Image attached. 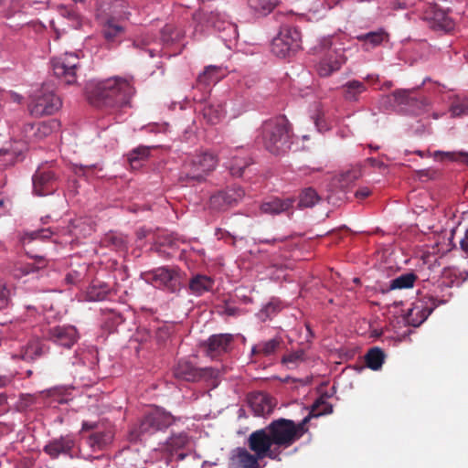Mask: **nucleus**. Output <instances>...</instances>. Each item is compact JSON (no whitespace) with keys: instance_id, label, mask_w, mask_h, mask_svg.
Returning <instances> with one entry per match:
<instances>
[{"instance_id":"f257e3e1","label":"nucleus","mask_w":468,"mask_h":468,"mask_svg":"<svg viewBox=\"0 0 468 468\" xmlns=\"http://www.w3.org/2000/svg\"><path fill=\"white\" fill-rule=\"evenodd\" d=\"M88 92L95 102L112 109L117 114L116 121L121 122V112L131 107L135 88L132 77L114 76L90 85Z\"/></svg>"},{"instance_id":"f03ea898","label":"nucleus","mask_w":468,"mask_h":468,"mask_svg":"<svg viewBox=\"0 0 468 468\" xmlns=\"http://www.w3.org/2000/svg\"><path fill=\"white\" fill-rule=\"evenodd\" d=\"M310 417L306 416L299 424L286 419L272 421L269 427V433L265 432V457L276 459L280 453V447L287 448L305 432V425Z\"/></svg>"},{"instance_id":"7ed1b4c3","label":"nucleus","mask_w":468,"mask_h":468,"mask_svg":"<svg viewBox=\"0 0 468 468\" xmlns=\"http://www.w3.org/2000/svg\"><path fill=\"white\" fill-rule=\"evenodd\" d=\"M218 163L217 155L208 151L186 154L180 168L179 180L203 182L216 169Z\"/></svg>"},{"instance_id":"20e7f679","label":"nucleus","mask_w":468,"mask_h":468,"mask_svg":"<svg viewBox=\"0 0 468 468\" xmlns=\"http://www.w3.org/2000/svg\"><path fill=\"white\" fill-rule=\"evenodd\" d=\"M292 145V129L285 116H277L265 122V150L280 156L289 152Z\"/></svg>"},{"instance_id":"39448f33","label":"nucleus","mask_w":468,"mask_h":468,"mask_svg":"<svg viewBox=\"0 0 468 468\" xmlns=\"http://www.w3.org/2000/svg\"><path fill=\"white\" fill-rule=\"evenodd\" d=\"M323 55L316 65V71L320 77H329L338 71L346 63L345 48L336 47L331 39H324L322 42Z\"/></svg>"},{"instance_id":"423d86ee","label":"nucleus","mask_w":468,"mask_h":468,"mask_svg":"<svg viewBox=\"0 0 468 468\" xmlns=\"http://www.w3.org/2000/svg\"><path fill=\"white\" fill-rule=\"evenodd\" d=\"M301 32L295 27H281L271 42V52L279 58L289 57L301 49Z\"/></svg>"},{"instance_id":"0eeeda50","label":"nucleus","mask_w":468,"mask_h":468,"mask_svg":"<svg viewBox=\"0 0 468 468\" xmlns=\"http://www.w3.org/2000/svg\"><path fill=\"white\" fill-rule=\"evenodd\" d=\"M175 421L174 416L164 409L155 408L147 412L136 427V437L154 434L171 426Z\"/></svg>"},{"instance_id":"6e6552de","label":"nucleus","mask_w":468,"mask_h":468,"mask_svg":"<svg viewBox=\"0 0 468 468\" xmlns=\"http://www.w3.org/2000/svg\"><path fill=\"white\" fill-rule=\"evenodd\" d=\"M53 74L63 83L71 85L77 81L80 58L75 52H66L50 60Z\"/></svg>"},{"instance_id":"1a4fd4ad","label":"nucleus","mask_w":468,"mask_h":468,"mask_svg":"<svg viewBox=\"0 0 468 468\" xmlns=\"http://www.w3.org/2000/svg\"><path fill=\"white\" fill-rule=\"evenodd\" d=\"M144 279L153 286L171 292L180 287V271L177 268L160 267L144 273Z\"/></svg>"},{"instance_id":"9d476101","label":"nucleus","mask_w":468,"mask_h":468,"mask_svg":"<svg viewBox=\"0 0 468 468\" xmlns=\"http://www.w3.org/2000/svg\"><path fill=\"white\" fill-rule=\"evenodd\" d=\"M61 101L53 91L42 87L35 93L29 104L32 115H50L58 112L61 107Z\"/></svg>"},{"instance_id":"9b49d317","label":"nucleus","mask_w":468,"mask_h":468,"mask_svg":"<svg viewBox=\"0 0 468 468\" xmlns=\"http://www.w3.org/2000/svg\"><path fill=\"white\" fill-rule=\"evenodd\" d=\"M43 451L51 459H58L60 456L73 459L77 456L76 438L72 434L53 438L44 446Z\"/></svg>"},{"instance_id":"f8f14e48","label":"nucleus","mask_w":468,"mask_h":468,"mask_svg":"<svg viewBox=\"0 0 468 468\" xmlns=\"http://www.w3.org/2000/svg\"><path fill=\"white\" fill-rule=\"evenodd\" d=\"M220 371L214 367H196L190 361L181 359L174 368L176 378L186 381H197L201 378H217Z\"/></svg>"},{"instance_id":"ddd939ff","label":"nucleus","mask_w":468,"mask_h":468,"mask_svg":"<svg viewBox=\"0 0 468 468\" xmlns=\"http://www.w3.org/2000/svg\"><path fill=\"white\" fill-rule=\"evenodd\" d=\"M244 195V190L238 186L218 191L209 198V208L218 212L225 211L238 205Z\"/></svg>"},{"instance_id":"4468645a","label":"nucleus","mask_w":468,"mask_h":468,"mask_svg":"<svg viewBox=\"0 0 468 468\" xmlns=\"http://www.w3.org/2000/svg\"><path fill=\"white\" fill-rule=\"evenodd\" d=\"M59 129V122L55 120L27 123L22 129V139L25 143H37L51 135Z\"/></svg>"},{"instance_id":"2eb2a0df","label":"nucleus","mask_w":468,"mask_h":468,"mask_svg":"<svg viewBox=\"0 0 468 468\" xmlns=\"http://www.w3.org/2000/svg\"><path fill=\"white\" fill-rule=\"evenodd\" d=\"M47 338L60 347L69 349L78 342L80 334L72 324H60L50 327Z\"/></svg>"},{"instance_id":"dca6fc26","label":"nucleus","mask_w":468,"mask_h":468,"mask_svg":"<svg viewBox=\"0 0 468 468\" xmlns=\"http://www.w3.org/2000/svg\"><path fill=\"white\" fill-rule=\"evenodd\" d=\"M191 445V439L186 432H178L172 434L165 442L159 444V450L167 453L170 457L176 455L177 459L184 460L187 450Z\"/></svg>"},{"instance_id":"f3484780","label":"nucleus","mask_w":468,"mask_h":468,"mask_svg":"<svg viewBox=\"0 0 468 468\" xmlns=\"http://www.w3.org/2000/svg\"><path fill=\"white\" fill-rule=\"evenodd\" d=\"M57 178L54 171L38 167L32 177L33 193L39 197L54 193Z\"/></svg>"},{"instance_id":"a211bd4d","label":"nucleus","mask_w":468,"mask_h":468,"mask_svg":"<svg viewBox=\"0 0 468 468\" xmlns=\"http://www.w3.org/2000/svg\"><path fill=\"white\" fill-rule=\"evenodd\" d=\"M382 101L385 104H391L392 102L397 103L405 112L416 114L419 110L421 109V102L415 97L411 96V93L405 90H395L391 95H388L382 98Z\"/></svg>"},{"instance_id":"6ab92c4d","label":"nucleus","mask_w":468,"mask_h":468,"mask_svg":"<svg viewBox=\"0 0 468 468\" xmlns=\"http://www.w3.org/2000/svg\"><path fill=\"white\" fill-rule=\"evenodd\" d=\"M233 335L219 334L211 335L206 342L207 355L214 359L222 354L229 352L231 348Z\"/></svg>"},{"instance_id":"aec40b11","label":"nucleus","mask_w":468,"mask_h":468,"mask_svg":"<svg viewBox=\"0 0 468 468\" xmlns=\"http://www.w3.org/2000/svg\"><path fill=\"white\" fill-rule=\"evenodd\" d=\"M260 460L246 448L237 447L231 451L229 468H261Z\"/></svg>"},{"instance_id":"412c9836","label":"nucleus","mask_w":468,"mask_h":468,"mask_svg":"<svg viewBox=\"0 0 468 468\" xmlns=\"http://www.w3.org/2000/svg\"><path fill=\"white\" fill-rule=\"evenodd\" d=\"M425 19L431 23V26L439 30L451 31L454 27L453 20L448 14L439 8L437 5L431 6L426 12Z\"/></svg>"},{"instance_id":"4be33fe9","label":"nucleus","mask_w":468,"mask_h":468,"mask_svg":"<svg viewBox=\"0 0 468 468\" xmlns=\"http://www.w3.org/2000/svg\"><path fill=\"white\" fill-rule=\"evenodd\" d=\"M388 38L389 35L384 29L370 31L356 37V39L362 43L363 49L367 51L380 46L384 42H388Z\"/></svg>"},{"instance_id":"5701e85b","label":"nucleus","mask_w":468,"mask_h":468,"mask_svg":"<svg viewBox=\"0 0 468 468\" xmlns=\"http://www.w3.org/2000/svg\"><path fill=\"white\" fill-rule=\"evenodd\" d=\"M433 307L426 306L422 301H418L413 303L407 314L406 320L409 324L412 326L420 325L431 314Z\"/></svg>"},{"instance_id":"b1692460","label":"nucleus","mask_w":468,"mask_h":468,"mask_svg":"<svg viewBox=\"0 0 468 468\" xmlns=\"http://www.w3.org/2000/svg\"><path fill=\"white\" fill-rule=\"evenodd\" d=\"M214 286V280L204 274H196L189 281V291L195 296H201L207 292H210Z\"/></svg>"},{"instance_id":"393cba45","label":"nucleus","mask_w":468,"mask_h":468,"mask_svg":"<svg viewBox=\"0 0 468 468\" xmlns=\"http://www.w3.org/2000/svg\"><path fill=\"white\" fill-rule=\"evenodd\" d=\"M226 69L227 68L222 65H208L205 68L204 71L199 74L197 81L206 86L216 83L225 76L224 70Z\"/></svg>"},{"instance_id":"a878e982","label":"nucleus","mask_w":468,"mask_h":468,"mask_svg":"<svg viewBox=\"0 0 468 468\" xmlns=\"http://www.w3.org/2000/svg\"><path fill=\"white\" fill-rule=\"evenodd\" d=\"M109 292L110 288L106 283H93L87 288L82 299L86 302L104 301Z\"/></svg>"},{"instance_id":"bb28decb","label":"nucleus","mask_w":468,"mask_h":468,"mask_svg":"<svg viewBox=\"0 0 468 468\" xmlns=\"http://www.w3.org/2000/svg\"><path fill=\"white\" fill-rule=\"evenodd\" d=\"M345 100L348 101H357L359 96L367 90V86L359 80H349L342 86Z\"/></svg>"},{"instance_id":"cd10ccee","label":"nucleus","mask_w":468,"mask_h":468,"mask_svg":"<svg viewBox=\"0 0 468 468\" xmlns=\"http://www.w3.org/2000/svg\"><path fill=\"white\" fill-rule=\"evenodd\" d=\"M292 207V200L290 198L281 199L279 197H268L265 200V213L272 215L288 211Z\"/></svg>"},{"instance_id":"c85d7f7f","label":"nucleus","mask_w":468,"mask_h":468,"mask_svg":"<svg viewBox=\"0 0 468 468\" xmlns=\"http://www.w3.org/2000/svg\"><path fill=\"white\" fill-rule=\"evenodd\" d=\"M150 154V147L140 145L127 154V161L133 169L140 168Z\"/></svg>"},{"instance_id":"c756f323","label":"nucleus","mask_w":468,"mask_h":468,"mask_svg":"<svg viewBox=\"0 0 468 468\" xmlns=\"http://www.w3.org/2000/svg\"><path fill=\"white\" fill-rule=\"evenodd\" d=\"M432 157L435 160H439L441 162L450 161L456 162L461 165H468V152L459 151V152H444V151H434L432 154Z\"/></svg>"},{"instance_id":"7c9ffc66","label":"nucleus","mask_w":468,"mask_h":468,"mask_svg":"<svg viewBox=\"0 0 468 468\" xmlns=\"http://www.w3.org/2000/svg\"><path fill=\"white\" fill-rule=\"evenodd\" d=\"M194 19L197 21L205 20L218 30L225 28L222 25L226 22V16L218 11H212L210 13L197 12L194 15Z\"/></svg>"},{"instance_id":"2f4dec72","label":"nucleus","mask_w":468,"mask_h":468,"mask_svg":"<svg viewBox=\"0 0 468 468\" xmlns=\"http://www.w3.org/2000/svg\"><path fill=\"white\" fill-rule=\"evenodd\" d=\"M112 441V435L110 431L94 432L87 440L88 445L94 452L102 450Z\"/></svg>"},{"instance_id":"473e14b6","label":"nucleus","mask_w":468,"mask_h":468,"mask_svg":"<svg viewBox=\"0 0 468 468\" xmlns=\"http://www.w3.org/2000/svg\"><path fill=\"white\" fill-rule=\"evenodd\" d=\"M43 345L37 341L29 342L20 352L19 355H16L19 358L26 361H33L38 357H40L44 354Z\"/></svg>"},{"instance_id":"72a5a7b5","label":"nucleus","mask_w":468,"mask_h":468,"mask_svg":"<svg viewBox=\"0 0 468 468\" xmlns=\"http://www.w3.org/2000/svg\"><path fill=\"white\" fill-rule=\"evenodd\" d=\"M185 36V32L172 24L165 25L161 30V40L170 45L179 41Z\"/></svg>"},{"instance_id":"f704fd0d","label":"nucleus","mask_w":468,"mask_h":468,"mask_svg":"<svg viewBox=\"0 0 468 468\" xmlns=\"http://www.w3.org/2000/svg\"><path fill=\"white\" fill-rule=\"evenodd\" d=\"M385 360V354L379 347L370 348L365 356L367 366L372 370L381 368Z\"/></svg>"},{"instance_id":"c9c22d12","label":"nucleus","mask_w":468,"mask_h":468,"mask_svg":"<svg viewBox=\"0 0 468 468\" xmlns=\"http://www.w3.org/2000/svg\"><path fill=\"white\" fill-rule=\"evenodd\" d=\"M248 446L254 456L263 459V429L257 430L250 435Z\"/></svg>"},{"instance_id":"e433bc0d","label":"nucleus","mask_w":468,"mask_h":468,"mask_svg":"<svg viewBox=\"0 0 468 468\" xmlns=\"http://www.w3.org/2000/svg\"><path fill=\"white\" fill-rule=\"evenodd\" d=\"M417 278V275L413 272L401 274L390 281L388 291L412 288Z\"/></svg>"},{"instance_id":"4c0bfd02","label":"nucleus","mask_w":468,"mask_h":468,"mask_svg":"<svg viewBox=\"0 0 468 468\" xmlns=\"http://www.w3.org/2000/svg\"><path fill=\"white\" fill-rule=\"evenodd\" d=\"M225 112L221 104H208L204 107L203 115L209 123L216 124L224 117Z\"/></svg>"},{"instance_id":"58836bf2","label":"nucleus","mask_w":468,"mask_h":468,"mask_svg":"<svg viewBox=\"0 0 468 468\" xmlns=\"http://www.w3.org/2000/svg\"><path fill=\"white\" fill-rule=\"evenodd\" d=\"M320 199L321 198L315 189L313 187H306L303 189L299 195L298 206L300 207H313L320 201Z\"/></svg>"},{"instance_id":"ea45409f","label":"nucleus","mask_w":468,"mask_h":468,"mask_svg":"<svg viewBox=\"0 0 468 468\" xmlns=\"http://www.w3.org/2000/svg\"><path fill=\"white\" fill-rule=\"evenodd\" d=\"M68 232H69V230L65 229L47 228V229H42L31 231L29 233H27L26 236L30 240L47 239L51 238L54 235H59V234L64 235V234H67Z\"/></svg>"},{"instance_id":"a19ab883","label":"nucleus","mask_w":468,"mask_h":468,"mask_svg":"<svg viewBox=\"0 0 468 468\" xmlns=\"http://www.w3.org/2000/svg\"><path fill=\"white\" fill-rule=\"evenodd\" d=\"M247 402L255 416H263V393L261 391L250 393Z\"/></svg>"},{"instance_id":"79ce46f5","label":"nucleus","mask_w":468,"mask_h":468,"mask_svg":"<svg viewBox=\"0 0 468 468\" xmlns=\"http://www.w3.org/2000/svg\"><path fill=\"white\" fill-rule=\"evenodd\" d=\"M362 176L361 168L359 166H353L346 171L341 172L338 176V182L341 187H346L349 184L359 179Z\"/></svg>"},{"instance_id":"37998d69","label":"nucleus","mask_w":468,"mask_h":468,"mask_svg":"<svg viewBox=\"0 0 468 468\" xmlns=\"http://www.w3.org/2000/svg\"><path fill=\"white\" fill-rule=\"evenodd\" d=\"M66 388L63 387H56L41 392V394L50 399V404H65L69 400V396L66 394Z\"/></svg>"},{"instance_id":"c03bdc74","label":"nucleus","mask_w":468,"mask_h":468,"mask_svg":"<svg viewBox=\"0 0 468 468\" xmlns=\"http://www.w3.org/2000/svg\"><path fill=\"white\" fill-rule=\"evenodd\" d=\"M333 412V407L331 404L326 402L323 399H317L312 406L309 417H319L321 415H326Z\"/></svg>"},{"instance_id":"a18cd8bd","label":"nucleus","mask_w":468,"mask_h":468,"mask_svg":"<svg viewBox=\"0 0 468 468\" xmlns=\"http://www.w3.org/2000/svg\"><path fill=\"white\" fill-rule=\"evenodd\" d=\"M122 31V27L109 20L103 28V35L106 39L112 40L117 35Z\"/></svg>"},{"instance_id":"49530a36","label":"nucleus","mask_w":468,"mask_h":468,"mask_svg":"<svg viewBox=\"0 0 468 468\" xmlns=\"http://www.w3.org/2000/svg\"><path fill=\"white\" fill-rule=\"evenodd\" d=\"M18 154L8 149H0V166H7L16 162Z\"/></svg>"},{"instance_id":"de8ad7c7","label":"nucleus","mask_w":468,"mask_h":468,"mask_svg":"<svg viewBox=\"0 0 468 468\" xmlns=\"http://www.w3.org/2000/svg\"><path fill=\"white\" fill-rule=\"evenodd\" d=\"M450 112L452 116L453 117H459L462 115L468 114V101H457L452 103Z\"/></svg>"},{"instance_id":"09e8293b","label":"nucleus","mask_w":468,"mask_h":468,"mask_svg":"<svg viewBox=\"0 0 468 468\" xmlns=\"http://www.w3.org/2000/svg\"><path fill=\"white\" fill-rule=\"evenodd\" d=\"M37 269L38 267H37L34 263H20L14 269V275L17 278H20L24 275L35 272Z\"/></svg>"},{"instance_id":"8fccbe9b","label":"nucleus","mask_w":468,"mask_h":468,"mask_svg":"<svg viewBox=\"0 0 468 468\" xmlns=\"http://www.w3.org/2000/svg\"><path fill=\"white\" fill-rule=\"evenodd\" d=\"M284 345L281 336H276L268 342H265V356L275 353L281 349Z\"/></svg>"},{"instance_id":"3c124183","label":"nucleus","mask_w":468,"mask_h":468,"mask_svg":"<svg viewBox=\"0 0 468 468\" xmlns=\"http://www.w3.org/2000/svg\"><path fill=\"white\" fill-rule=\"evenodd\" d=\"M249 165V163L245 160L238 159L236 163L229 165L231 175L235 176H241L244 169Z\"/></svg>"},{"instance_id":"603ef678","label":"nucleus","mask_w":468,"mask_h":468,"mask_svg":"<svg viewBox=\"0 0 468 468\" xmlns=\"http://www.w3.org/2000/svg\"><path fill=\"white\" fill-rule=\"evenodd\" d=\"M10 301V292L5 283L0 282V310L5 308Z\"/></svg>"},{"instance_id":"864d4df0","label":"nucleus","mask_w":468,"mask_h":468,"mask_svg":"<svg viewBox=\"0 0 468 468\" xmlns=\"http://www.w3.org/2000/svg\"><path fill=\"white\" fill-rule=\"evenodd\" d=\"M282 308L281 301L277 299H271L267 304H265V316H270L271 314H275L281 311Z\"/></svg>"},{"instance_id":"5fc2aeb1","label":"nucleus","mask_w":468,"mask_h":468,"mask_svg":"<svg viewBox=\"0 0 468 468\" xmlns=\"http://www.w3.org/2000/svg\"><path fill=\"white\" fill-rule=\"evenodd\" d=\"M304 356V352L300 350L293 352L288 356L282 357V363H296L298 361H303Z\"/></svg>"},{"instance_id":"6e6d98bb","label":"nucleus","mask_w":468,"mask_h":468,"mask_svg":"<svg viewBox=\"0 0 468 468\" xmlns=\"http://www.w3.org/2000/svg\"><path fill=\"white\" fill-rule=\"evenodd\" d=\"M68 24L70 27L74 29H78L82 25V17L79 15V13L75 10L71 16L69 17Z\"/></svg>"},{"instance_id":"4d7b16f0","label":"nucleus","mask_w":468,"mask_h":468,"mask_svg":"<svg viewBox=\"0 0 468 468\" xmlns=\"http://www.w3.org/2000/svg\"><path fill=\"white\" fill-rule=\"evenodd\" d=\"M10 208L11 201L7 197L0 195V217L7 214Z\"/></svg>"},{"instance_id":"13d9d810","label":"nucleus","mask_w":468,"mask_h":468,"mask_svg":"<svg viewBox=\"0 0 468 468\" xmlns=\"http://www.w3.org/2000/svg\"><path fill=\"white\" fill-rule=\"evenodd\" d=\"M277 406V400L271 396L265 394V414L272 413L273 410Z\"/></svg>"},{"instance_id":"bf43d9fd","label":"nucleus","mask_w":468,"mask_h":468,"mask_svg":"<svg viewBox=\"0 0 468 468\" xmlns=\"http://www.w3.org/2000/svg\"><path fill=\"white\" fill-rule=\"evenodd\" d=\"M81 279V273L77 271H71L67 273L65 281L69 284H76Z\"/></svg>"},{"instance_id":"052dcab7","label":"nucleus","mask_w":468,"mask_h":468,"mask_svg":"<svg viewBox=\"0 0 468 468\" xmlns=\"http://www.w3.org/2000/svg\"><path fill=\"white\" fill-rule=\"evenodd\" d=\"M250 9L260 12L263 9V0H247Z\"/></svg>"},{"instance_id":"680f3d73","label":"nucleus","mask_w":468,"mask_h":468,"mask_svg":"<svg viewBox=\"0 0 468 468\" xmlns=\"http://www.w3.org/2000/svg\"><path fill=\"white\" fill-rule=\"evenodd\" d=\"M12 375H0V388L10 385L13 382Z\"/></svg>"},{"instance_id":"e2e57ef3","label":"nucleus","mask_w":468,"mask_h":468,"mask_svg":"<svg viewBox=\"0 0 468 468\" xmlns=\"http://www.w3.org/2000/svg\"><path fill=\"white\" fill-rule=\"evenodd\" d=\"M370 193L371 192L367 187H361L356 192L355 196L358 199H365L370 195Z\"/></svg>"},{"instance_id":"0e129e2a","label":"nucleus","mask_w":468,"mask_h":468,"mask_svg":"<svg viewBox=\"0 0 468 468\" xmlns=\"http://www.w3.org/2000/svg\"><path fill=\"white\" fill-rule=\"evenodd\" d=\"M74 11L75 9L73 7L63 6L60 8V16L68 21Z\"/></svg>"},{"instance_id":"69168bd1","label":"nucleus","mask_w":468,"mask_h":468,"mask_svg":"<svg viewBox=\"0 0 468 468\" xmlns=\"http://www.w3.org/2000/svg\"><path fill=\"white\" fill-rule=\"evenodd\" d=\"M279 4L280 0H265V11L271 12Z\"/></svg>"},{"instance_id":"338daca9","label":"nucleus","mask_w":468,"mask_h":468,"mask_svg":"<svg viewBox=\"0 0 468 468\" xmlns=\"http://www.w3.org/2000/svg\"><path fill=\"white\" fill-rule=\"evenodd\" d=\"M150 234V230L145 229H139L136 232V236L138 239H144Z\"/></svg>"},{"instance_id":"774afa93","label":"nucleus","mask_w":468,"mask_h":468,"mask_svg":"<svg viewBox=\"0 0 468 468\" xmlns=\"http://www.w3.org/2000/svg\"><path fill=\"white\" fill-rule=\"evenodd\" d=\"M460 247H461V250L463 251V253L468 258V239H466L464 237L460 241Z\"/></svg>"}]
</instances>
